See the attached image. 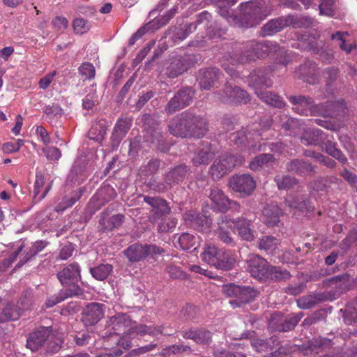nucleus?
<instances>
[{"label": "nucleus", "mask_w": 357, "mask_h": 357, "mask_svg": "<svg viewBox=\"0 0 357 357\" xmlns=\"http://www.w3.org/2000/svg\"><path fill=\"white\" fill-rule=\"evenodd\" d=\"M240 16L237 18L231 14L230 8L218 4V13L222 17L232 18L239 27L252 28L259 25L273 12V6L267 0H250L239 5Z\"/></svg>", "instance_id": "f257e3e1"}, {"label": "nucleus", "mask_w": 357, "mask_h": 357, "mask_svg": "<svg viewBox=\"0 0 357 357\" xmlns=\"http://www.w3.org/2000/svg\"><path fill=\"white\" fill-rule=\"evenodd\" d=\"M293 105V110L304 116L320 115L324 117L335 118L344 113L346 102L341 99L338 101H328L325 103L316 105L311 97L305 96H291L288 98Z\"/></svg>", "instance_id": "f03ea898"}, {"label": "nucleus", "mask_w": 357, "mask_h": 357, "mask_svg": "<svg viewBox=\"0 0 357 357\" xmlns=\"http://www.w3.org/2000/svg\"><path fill=\"white\" fill-rule=\"evenodd\" d=\"M276 44L270 41L259 42L252 40L246 42L239 53H235L228 59L232 65L245 64L266 56L268 52L275 47Z\"/></svg>", "instance_id": "7ed1b4c3"}, {"label": "nucleus", "mask_w": 357, "mask_h": 357, "mask_svg": "<svg viewBox=\"0 0 357 357\" xmlns=\"http://www.w3.org/2000/svg\"><path fill=\"white\" fill-rule=\"evenodd\" d=\"M244 162L245 158L241 154L225 153L213 162L209 172L213 180H219Z\"/></svg>", "instance_id": "20e7f679"}, {"label": "nucleus", "mask_w": 357, "mask_h": 357, "mask_svg": "<svg viewBox=\"0 0 357 357\" xmlns=\"http://www.w3.org/2000/svg\"><path fill=\"white\" fill-rule=\"evenodd\" d=\"M223 291L227 296L233 297L229 304L233 308L240 307L251 302L257 295V292L250 287L229 284L223 287Z\"/></svg>", "instance_id": "39448f33"}, {"label": "nucleus", "mask_w": 357, "mask_h": 357, "mask_svg": "<svg viewBox=\"0 0 357 357\" xmlns=\"http://www.w3.org/2000/svg\"><path fill=\"white\" fill-rule=\"evenodd\" d=\"M163 326H147L146 324H135L130 325L128 329V333L126 335L121 337L119 340V344L122 346L125 349H130L132 347V343L129 340L130 337H135V336H144L149 335L152 337H158L163 334Z\"/></svg>", "instance_id": "423d86ee"}, {"label": "nucleus", "mask_w": 357, "mask_h": 357, "mask_svg": "<svg viewBox=\"0 0 357 357\" xmlns=\"http://www.w3.org/2000/svg\"><path fill=\"white\" fill-rule=\"evenodd\" d=\"M214 98L228 104H246L250 100L248 92L239 86L227 84L220 91L214 93Z\"/></svg>", "instance_id": "0eeeda50"}, {"label": "nucleus", "mask_w": 357, "mask_h": 357, "mask_svg": "<svg viewBox=\"0 0 357 357\" xmlns=\"http://www.w3.org/2000/svg\"><path fill=\"white\" fill-rule=\"evenodd\" d=\"M290 26L293 27L299 26L297 17L294 15H289L271 19L261 28V35L263 37L272 36L283 30L285 27Z\"/></svg>", "instance_id": "6e6552de"}, {"label": "nucleus", "mask_w": 357, "mask_h": 357, "mask_svg": "<svg viewBox=\"0 0 357 357\" xmlns=\"http://www.w3.org/2000/svg\"><path fill=\"white\" fill-rule=\"evenodd\" d=\"M194 94V91L190 87L180 89L165 106V112L172 114L188 106L192 101Z\"/></svg>", "instance_id": "1a4fd4ad"}, {"label": "nucleus", "mask_w": 357, "mask_h": 357, "mask_svg": "<svg viewBox=\"0 0 357 357\" xmlns=\"http://www.w3.org/2000/svg\"><path fill=\"white\" fill-rule=\"evenodd\" d=\"M194 63V56L185 54L171 59L165 68V75L167 77L174 79L182 75L190 69Z\"/></svg>", "instance_id": "9d476101"}, {"label": "nucleus", "mask_w": 357, "mask_h": 357, "mask_svg": "<svg viewBox=\"0 0 357 357\" xmlns=\"http://www.w3.org/2000/svg\"><path fill=\"white\" fill-rule=\"evenodd\" d=\"M229 184L234 192L240 193L241 197L250 196L256 188L255 181L248 174L233 176Z\"/></svg>", "instance_id": "9b49d317"}, {"label": "nucleus", "mask_w": 357, "mask_h": 357, "mask_svg": "<svg viewBox=\"0 0 357 357\" xmlns=\"http://www.w3.org/2000/svg\"><path fill=\"white\" fill-rule=\"evenodd\" d=\"M269 263L257 255H251L247 261V271L253 278L266 280L271 268Z\"/></svg>", "instance_id": "f8f14e48"}, {"label": "nucleus", "mask_w": 357, "mask_h": 357, "mask_svg": "<svg viewBox=\"0 0 357 357\" xmlns=\"http://www.w3.org/2000/svg\"><path fill=\"white\" fill-rule=\"evenodd\" d=\"M81 268L76 262L64 267L57 273V278L64 289H71L73 286H79L77 283L81 280Z\"/></svg>", "instance_id": "ddd939ff"}, {"label": "nucleus", "mask_w": 357, "mask_h": 357, "mask_svg": "<svg viewBox=\"0 0 357 357\" xmlns=\"http://www.w3.org/2000/svg\"><path fill=\"white\" fill-rule=\"evenodd\" d=\"M183 216L186 225L199 232L208 231L212 223L209 217L193 210L185 212Z\"/></svg>", "instance_id": "4468645a"}, {"label": "nucleus", "mask_w": 357, "mask_h": 357, "mask_svg": "<svg viewBox=\"0 0 357 357\" xmlns=\"http://www.w3.org/2000/svg\"><path fill=\"white\" fill-rule=\"evenodd\" d=\"M144 201L152 208L149 218L153 223L171 213V208L164 199L144 196Z\"/></svg>", "instance_id": "2eb2a0df"}, {"label": "nucleus", "mask_w": 357, "mask_h": 357, "mask_svg": "<svg viewBox=\"0 0 357 357\" xmlns=\"http://www.w3.org/2000/svg\"><path fill=\"white\" fill-rule=\"evenodd\" d=\"M132 320L127 314L118 313L111 317L107 322L109 335H126L130 328Z\"/></svg>", "instance_id": "dca6fc26"}, {"label": "nucleus", "mask_w": 357, "mask_h": 357, "mask_svg": "<svg viewBox=\"0 0 357 357\" xmlns=\"http://www.w3.org/2000/svg\"><path fill=\"white\" fill-rule=\"evenodd\" d=\"M190 112H183L174 116L169 123V132L174 136L182 138L189 137L188 124Z\"/></svg>", "instance_id": "f3484780"}, {"label": "nucleus", "mask_w": 357, "mask_h": 357, "mask_svg": "<svg viewBox=\"0 0 357 357\" xmlns=\"http://www.w3.org/2000/svg\"><path fill=\"white\" fill-rule=\"evenodd\" d=\"M216 154V150L213 144L208 142H201L194 153L192 162L195 166L208 165Z\"/></svg>", "instance_id": "a211bd4d"}, {"label": "nucleus", "mask_w": 357, "mask_h": 357, "mask_svg": "<svg viewBox=\"0 0 357 357\" xmlns=\"http://www.w3.org/2000/svg\"><path fill=\"white\" fill-rule=\"evenodd\" d=\"M221 75L217 68H208L199 70L197 80L202 89L209 90L218 82Z\"/></svg>", "instance_id": "6ab92c4d"}, {"label": "nucleus", "mask_w": 357, "mask_h": 357, "mask_svg": "<svg viewBox=\"0 0 357 357\" xmlns=\"http://www.w3.org/2000/svg\"><path fill=\"white\" fill-rule=\"evenodd\" d=\"M103 304L91 303L88 304L82 316V321L86 326L96 325L104 316Z\"/></svg>", "instance_id": "aec40b11"}, {"label": "nucleus", "mask_w": 357, "mask_h": 357, "mask_svg": "<svg viewBox=\"0 0 357 357\" xmlns=\"http://www.w3.org/2000/svg\"><path fill=\"white\" fill-rule=\"evenodd\" d=\"M52 331V327H39L29 334L26 340V347L32 351H38L47 341Z\"/></svg>", "instance_id": "412c9836"}, {"label": "nucleus", "mask_w": 357, "mask_h": 357, "mask_svg": "<svg viewBox=\"0 0 357 357\" xmlns=\"http://www.w3.org/2000/svg\"><path fill=\"white\" fill-rule=\"evenodd\" d=\"M180 334L183 338L190 339L198 344H208L212 340V333L204 328L182 330Z\"/></svg>", "instance_id": "4be33fe9"}, {"label": "nucleus", "mask_w": 357, "mask_h": 357, "mask_svg": "<svg viewBox=\"0 0 357 357\" xmlns=\"http://www.w3.org/2000/svg\"><path fill=\"white\" fill-rule=\"evenodd\" d=\"M218 228L215 230V234L218 238L223 243L234 245V241L230 236V230L232 229V219L227 215H220L217 221Z\"/></svg>", "instance_id": "5701e85b"}, {"label": "nucleus", "mask_w": 357, "mask_h": 357, "mask_svg": "<svg viewBox=\"0 0 357 357\" xmlns=\"http://www.w3.org/2000/svg\"><path fill=\"white\" fill-rule=\"evenodd\" d=\"M189 138H202L208 131V126L206 119L199 116L190 113L188 124Z\"/></svg>", "instance_id": "b1692460"}, {"label": "nucleus", "mask_w": 357, "mask_h": 357, "mask_svg": "<svg viewBox=\"0 0 357 357\" xmlns=\"http://www.w3.org/2000/svg\"><path fill=\"white\" fill-rule=\"evenodd\" d=\"M327 135L321 130L314 128H305L301 137V142L305 145L321 146L326 140Z\"/></svg>", "instance_id": "393cba45"}, {"label": "nucleus", "mask_w": 357, "mask_h": 357, "mask_svg": "<svg viewBox=\"0 0 357 357\" xmlns=\"http://www.w3.org/2000/svg\"><path fill=\"white\" fill-rule=\"evenodd\" d=\"M286 169L289 172L303 176L317 173L314 166L307 161L300 159H294L288 162L286 165Z\"/></svg>", "instance_id": "a878e982"}, {"label": "nucleus", "mask_w": 357, "mask_h": 357, "mask_svg": "<svg viewBox=\"0 0 357 357\" xmlns=\"http://www.w3.org/2000/svg\"><path fill=\"white\" fill-rule=\"evenodd\" d=\"M48 244L46 241H36L27 250L21 253L20 260L15 266V270L20 268L24 264L31 261L40 252H41Z\"/></svg>", "instance_id": "bb28decb"}, {"label": "nucleus", "mask_w": 357, "mask_h": 357, "mask_svg": "<svg viewBox=\"0 0 357 357\" xmlns=\"http://www.w3.org/2000/svg\"><path fill=\"white\" fill-rule=\"evenodd\" d=\"M273 82L264 70H255L249 76V85L255 92L260 91L263 88H269Z\"/></svg>", "instance_id": "cd10ccee"}, {"label": "nucleus", "mask_w": 357, "mask_h": 357, "mask_svg": "<svg viewBox=\"0 0 357 357\" xmlns=\"http://www.w3.org/2000/svg\"><path fill=\"white\" fill-rule=\"evenodd\" d=\"M132 125V120L128 118L120 119L116 123L111 137L113 146H118L126 137Z\"/></svg>", "instance_id": "c85d7f7f"}, {"label": "nucleus", "mask_w": 357, "mask_h": 357, "mask_svg": "<svg viewBox=\"0 0 357 357\" xmlns=\"http://www.w3.org/2000/svg\"><path fill=\"white\" fill-rule=\"evenodd\" d=\"M284 204L295 214L296 213H306L310 208L309 201L300 196L289 195L285 197Z\"/></svg>", "instance_id": "c756f323"}, {"label": "nucleus", "mask_w": 357, "mask_h": 357, "mask_svg": "<svg viewBox=\"0 0 357 357\" xmlns=\"http://www.w3.org/2000/svg\"><path fill=\"white\" fill-rule=\"evenodd\" d=\"M302 314H294L288 317L282 318L278 314H273L272 317V321H276L277 326L275 328L279 331L286 332L291 331L295 328V326L300 321L302 318Z\"/></svg>", "instance_id": "7c9ffc66"}, {"label": "nucleus", "mask_w": 357, "mask_h": 357, "mask_svg": "<svg viewBox=\"0 0 357 357\" xmlns=\"http://www.w3.org/2000/svg\"><path fill=\"white\" fill-rule=\"evenodd\" d=\"M282 211L280 206L275 203L267 205L263 210V221L269 227L278 225L280 222Z\"/></svg>", "instance_id": "2f4dec72"}, {"label": "nucleus", "mask_w": 357, "mask_h": 357, "mask_svg": "<svg viewBox=\"0 0 357 357\" xmlns=\"http://www.w3.org/2000/svg\"><path fill=\"white\" fill-rule=\"evenodd\" d=\"M188 167L181 164L170 169L165 175V182L168 185L178 184L183 181L189 174Z\"/></svg>", "instance_id": "473e14b6"}, {"label": "nucleus", "mask_w": 357, "mask_h": 357, "mask_svg": "<svg viewBox=\"0 0 357 357\" xmlns=\"http://www.w3.org/2000/svg\"><path fill=\"white\" fill-rule=\"evenodd\" d=\"M82 294L83 290L79 287V286H73V289H63L60 290L58 294L54 295L49 298L45 302V305L48 308L52 307L57 303H61L68 297L79 296Z\"/></svg>", "instance_id": "72a5a7b5"}, {"label": "nucleus", "mask_w": 357, "mask_h": 357, "mask_svg": "<svg viewBox=\"0 0 357 357\" xmlns=\"http://www.w3.org/2000/svg\"><path fill=\"white\" fill-rule=\"evenodd\" d=\"M232 227L238 231V235L243 240L251 241L254 238L250 220L245 218H238L237 220L232 219Z\"/></svg>", "instance_id": "f704fd0d"}, {"label": "nucleus", "mask_w": 357, "mask_h": 357, "mask_svg": "<svg viewBox=\"0 0 357 357\" xmlns=\"http://www.w3.org/2000/svg\"><path fill=\"white\" fill-rule=\"evenodd\" d=\"M124 255L131 263L138 262L147 257L145 246L140 243H133L123 251Z\"/></svg>", "instance_id": "c9c22d12"}, {"label": "nucleus", "mask_w": 357, "mask_h": 357, "mask_svg": "<svg viewBox=\"0 0 357 357\" xmlns=\"http://www.w3.org/2000/svg\"><path fill=\"white\" fill-rule=\"evenodd\" d=\"M25 248L24 241L20 240L15 242L13 245L12 248L13 251L10 255L5 259L0 262V271H6L12 264L16 261L18 256L22 253Z\"/></svg>", "instance_id": "e433bc0d"}, {"label": "nucleus", "mask_w": 357, "mask_h": 357, "mask_svg": "<svg viewBox=\"0 0 357 357\" xmlns=\"http://www.w3.org/2000/svg\"><path fill=\"white\" fill-rule=\"evenodd\" d=\"M45 180L44 174L40 170L37 169L33 189V199L36 200V202H38L43 199L51 188V185H49L45 188L42 194L40 195L42 189L44 187Z\"/></svg>", "instance_id": "4c0bfd02"}, {"label": "nucleus", "mask_w": 357, "mask_h": 357, "mask_svg": "<svg viewBox=\"0 0 357 357\" xmlns=\"http://www.w3.org/2000/svg\"><path fill=\"white\" fill-rule=\"evenodd\" d=\"M209 198L215 205L218 210L222 212L227 211V204H229V198L222 190L218 188L211 189Z\"/></svg>", "instance_id": "58836bf2"}, {"label": "nucleus", "mask_w": 357, "mask_h": 357, "mask_svg": "<svg viewBox=\"0 0 357 357\" xmlns=\"http://www.w3.org/2000/svg\"><path fill=\"white\" fill-rule=\"evenodd\" d=\"M104 213H102V216L99 221L103 231H111L114 228L120 227L125 220V215L121 213L114 215L109 218H106L104 216Z\"/></svg>", "instance_id": "ea45409f"}, {"label": "nucleus", "mask_w": 357, "mask_h": 357, "mask_svg": "<svg viewBox=\"0 0 357 357\" xmlns=\"http://www.w3.org/2000/svg\"><path fill=\"white\" fill-rule=\"evenodd\" d=\"M282 128L285 132L286 135L290 136L302 135L305 129L300 120L294 118H289L287 121L282 125Z\"/></svg>", "instance_id": "a19ab883"}, {"label": "nucleus", "mask_w": 357, "mask_h": 357, "mask_svg": "<svg viewBox=\"0 0 357 357\" xmlns=\"http://www.w3.org/2000/svg\"><path fill=\"white\" fill-rule=\"evenodd\" d=\"M116 195V192L112 187L105 186L98 190L96 194L92 197L91 203L94 200L100 202V203L97 207V209H99L102 206L114 199Z\"/></svg>", "instance_id": "79ce46f5"}, {"label": "nucleus", "mask_w": 357, "mask_h": 357, "mask_svg": "<svg viewBox=\"0 0 357 357\" xmlns=\"http://www.w3.org/2000/svg\"><path fill=\"white\" fill-rule=\"evenodd\" d=\"M339 181L340 179L335 176L319 177L311 182L310 186L317 192H327L332 183H337Z\"/></svg>", "instance_id": "37998d69"}, {"label": "nucleus", "mask_w": 357, "mask_h": 357, "mask_svg": "<svg viewBox=\"0 0 357 357\" xmlns=\"http://www.w3.org/2000/svg\"><path fill=\"white\" fill-rule=\"evenodd\" d=\"M257 96L264 102L275 107L282 108L285 105L282 98L271 91H256Z\"/></svg>", "instance_id": "c03bdc74"}, {"label": "nucleus", "mask_w": 357, "mask_h": 357, "mask_svg": "<svg viewBox=\"0 0 357 357\" xmlns=\"http://www.w3.org/2000/svg\"><path fill=\"white\" fill-rule=\"evenodd\" d=\"M196 238L194 235L189 233H183L181 235L174 236V243L176 248H179L183 250H187L195 245Z\"/></svg>", "instance_id": "a18cd8bd"}, {"label": "nucleus", "mask_w": 357, "mask_h": 357, "mask_svg": "<svg viewBox=\"0 0 357 357\" xmlns=\"http://www.w3.org/2000/svg\"><path fill=\"white\" fill-rule=\"evenodd\" d=\"M321 146L328 155L336 158L341 163L344 164L347 162V157L337 148L336 144L329 139L328 136Z\"/></svg>", "instance_id": "49530a36"}, {"label": "nucleus", "mask_w": 357, "mask_h": 357, "mask_svg": "<svg viewBox=\"0 0 357 357\" xmlns=\"http://www.w3.org/2000/svg\"><path fill=\"white\" fill-rule=\"evenodd\" d=\"M107 132V127L105 121H99L93 124L88 132L90 139L100 142L105 138Z\"/></svg>", "instance_id": "de8ad7c7"}, {"label": "nucleus", "mask_w": 357, "mask_h": 357, "mask_svg": "<svg viewBox=\"0 0 357 357\" xmlns=\"http://www.w3.org/2000/svg\"><path fill=\"white\" fill-rule=\"evenodd\" d=\"M113 266L109 264H101L90 268V273L93 278L103 281L112 272Z\"/></svg>", "instance_id": "09e8293b"}, {"label": "nucleus", "mask_w": 357, "mask_h": 357, "mask_svg": "<svg viewBox=\"0 0 357 357\" xmlns=\"http://www.w3.org/2000/svg\"><path fill=\"white\" fill-rule=\"evenodd\" d=\"M275 158L271 153H262L255 156L250 162L249 168L251 170L256 171L264 166H267L269 163L274 162Z\"/></svg>", "instance_id": "8fccbe9b"}, {"label": "nucleus", "mask_w": 357, "mask_h": 357, "mask_svg": "<svg viewBox=\"0 0 357 357\" xmlns=\"http://www.w3.org/2000/svg\"><path fill=\"white\" fill-rule=\"evenodd\" d=\"M222 250H218L215 245H208L202 253L201 257L203 261L211 266H215L219 259V255Z\"/></svg>", "instance_id": "3c124183"}, {"label": "nucleus", "mask_w": 357, "mask_h": 357, "mask_svg": "<svg viewBox=\"0 0 357 357\" xmlns=\"http://www.w3.org/2000/svg\"><path fill=\"white\" fill-rule=\"evenodd\" d=\"M20 311L12 303H8L0 313V322L15 321L19 319Z\"/></svg>", "instance_id": "603ef678"}, {"label": "nucleus", "mask_w": 357, "mask_h": 357, "mask_svg": "<svg viewBox=\"0 0 357 357\" xmlns=\"http://www.w3.org/2000/svg\"><path fill=\"white\" fill-rule=\"evenodd\" d=\"M215 267L222 271H229L234 267L236 260L229 252L221 251Z\"/></svg>", "instance_id": "864d4df0"}, {"label": "nucleus", "mask_w": 357, "mask_h": 357, "mask_svg": "<svg viewBox=\"0 0 357 357\" xmlns=\"http://www.w3.org/2000/svg\"><path fill=\"white\" fill-rule=\"evenodd\" d=\"M192 348L186 344H172L164 348L160 354L165 357H170L172 355L180 354L183 353L191 354Z\"/></svg>", "instance_id": "5fc2aeb1"}, {"label": "nucleus", "mask_w": 357, "mask_h": 357, "mask_svg": "<svg viewBox=\"0 0 357 357\" xmlns=\"http://www.w3.org/2000/svg\"><path fill=\"white\" fill-rule=\"evenodd\" d=\"M324 300V296L321 294L303 296L297 301L298 306L301 309H310Z\"/></svg>", "instance_id": "6e6d98bb"}, {"label": "nucleus", "mask_w": 357, "mask_h": 357, "mask_svg": "<svg viewBox=\"0 0 357 357\" xmlns=\"http://www.w3.org/2000/svg\"><path fill=\"white\" fill-rule=\"evenodd\" d=\"M290 277L291 274L287 270L278 266H271L268 272V277H267L266 280L279 282L287 280Z\"/></svg>", "instance_id": "4d7b16f0"}, {"label": "nucleus", "mask_w": 357, "mask_h": 357, "mask_svg": "<svg viewBox=\"0 0 357 357\" xmlns=\"http://www.w3.org/2000/svg\"><path fill=\"white\" fill-rule=\"evenodd\" d=\"M275 181L279 190H289L297 183L296 178L289 175L276 176Z\"/></svg>", "instance_id": "13d9d810"}, {"label": "nucleus", "mask_w": 357, "mask_h": 357, "mask_svg": "<svg viewBox=\"0 0 357 357\" xmlns=\"http://www.w3.org/2000/svg\"><path fill=\"white\" fill-rule=\"evenodd\" d=\"M278 243L279 241L276 238L271 236H265L260 238L259 248L260 250L272 252L277 248Z\"/></svg>", "instance_id": "bf43d9fd"}, {"label": "nucleus", "mask_w": 357, "mask_h": 357, "mask_svg": "<svg viewBox=\"0 0 357 357\" xmlns=\"http://www.w3.org/2000/svg\"><path fill=\"white\" fill-rule=\"evenodd\" d=\"M273 342V337L270 340L257 338L252 340L251 345L257 352H263L271 350V344Z\"/></svg>", "instance_id": "052dcab7"}, {"label": "nucleus", "mask_w": 357, "mask_h": 357, "mask_svg": "<svg viewBox=\"0 0 357 357\" xmlns=\"http://www.w3.org/2000/svg\"><path fill=\"white\" fill-rule=\"evenodd\" d=\"M160 165V161L158 159H151L149 161L146 165L140 169L141 175L150 176L155 174Z\"/></svg>", "instance_id": "680f3d73"}, {"label": "nucleus", "mask_w": 357, "mask_h": 357, "mask_svg": "<svg viewBox=\"0 0 357 357\" xmlns=\"http://www.w3.org/2000/svg\"><path fill=\"white\" fill-rule=\"evenodd\" d=\"M330 283L335 288L340 289H345L349 282V275L343 273L339 275L334 276L330 279Z\"/></svg>", "instance_id": "e2e57ef3"}, {"label": "nucleus", "mask_w": 357, "mask_h": 357, "mask_svg": "<svg viewBox=\"0 0 357 357\" xmlns=\"http://www.w3.org/2000/svg\"><path fill=\"white\" fill-rule=\"evenodd\" d=\"M96 102H98V95L96 89H93V86H91L89 89V93L82 100V107L85 109H91Z\"/></svg>", "instance_id": "0e129e2a"}, {"label": "nucleus", "mask_w": 357, "mask_h": 357, "mask_svg": "<svg viewBox=\"0 0 357 357\" xmlns=\"http://www.w3.org/2000/svg\"><path fill=\"white\" fill-rule=\"evenodd\" d=\"M32 291L29 289L23 291L18 301V309L20 310V311L29 309L32 305Z\"/></svg>", "instance_id": "69168bd1"}, {"label": "nucleus", "mask_w": 357, "mask_h": 357, "mask_svg": "<svg viewBox=\"0 0 357 357\" xmlns=\"http://www.w3.org/2000/svg\"><path fill=\"white\" fill-rule=\"evenodd\" d=\"M73 26L75 33L77 34H84L88 32L91 28L89 22L81 17L74 20Z\"/></svg>", "instance_id": "338daca9"}, {"label": "nucleus", "mask_w": 357, "mask_h": 357, "mask_svg": "<svg viewBox=\"0 0 357 357\" xmlns=\"http://www.w3.org/2000/svg\"><path fill=\"white\" fill-rule=\"evenodd\" d=\"M284 149V144L278 142L275 143H263L259 145L258 151H271L273 153H281Z\"/></svg>", "instance_id": "774afa93"}]
</instances>
